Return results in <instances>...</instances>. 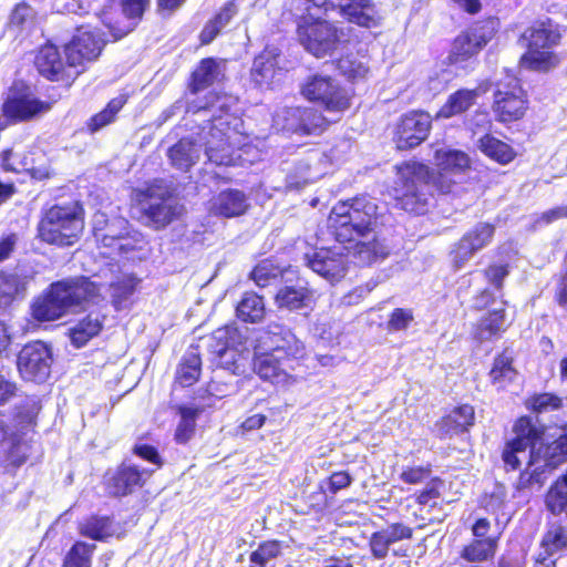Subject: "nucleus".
Segmentation results:
<instances>
[{"instance_id":"393cba45","label":"nucleus","mask_w":567,"mask_h":567,"mask_svg":"<svg viewBox=\"0 0 567 567\" xmlns=\"http://www.w3.org/2000/svg\"><path fill=\"white\" fill-rule=\"evenodd\" d=\"M499 307L487 310L471 329V338L476 343L492 341L507 330V301L502 299Z\"/></svg>"},{"instance_id":"0e129e2a","label":"nucleus","mask_w":567,"mask_h":567,"mask_svg":"<svg viewBox=\"0 0 567 567\" xmlns=\"http://www.w3.org/2000/svg\"><path fill=\"white\" fill-rule=\"evenodd\" d=\"M528 449L529 447L526 445H518L508 441L505 442L502 450V461L507 472L518 471L519 466H522L518 453H523Z\"/></svg>"},{"instance_id":"412c9836","label":"nucleus","mask_w":567,"mask_h":567,"mask_svg":"<svg viewBox=\"0 0 567 567\" xmlns=\"http://www.w3.org/2000/svg\"><path fill=\"white\" fill-rule=\"evenodd\" d=\"M52 107L51 102L42 100L29 94H17L16 85L11 86L10 94L6 97L1 105V113L13 123L30 121L39 114L47 112Z\"/></svg>"},{"instance_id":"f257e3e1","label":"nucleus","mask_w":567,"mask_h":567,"mask_svg":"<svg viewBox=\"0 0 567 567\" xmlns=\"http://www.w3.org/2000/svg\"><path fill=\"white\" fill-rule=\"evenodd\" d=\"M394 179L385 188V196L396 210L410 216H423L435 204V192L447 195L453 192L454 182L422 161L408 159L392 166Z\"/></svg>"},{"instance_id":"13d9d810","label":"nucleus","mask_w":567,"mask_h":567,"mask_svg":"<svg viewBox=\"0 0 567 567\" xmlns=\"http://www.w3.org/2000/svg\"><path fill=\"white\" fill-rule=\"evenodd\" d=\"M24 289L19 274L0 271V305H10Z\"/></svg>"},{"instance_id":"5fc2aeb1","label":"nucleus","mask_w":567,"mask_h":567,"mask_svg":"<svg viewBox=\"0 0 567 567\" xmlns=\"http://www.w3.org/2000/svg\"><path fill=\"white\" fill-rule=\"evenodd\" d=\"M567 503V466L563 475L550 483L544 495V504H548L554 512H560Z\"/></svg>"},{"instance_id":"4d7b16f0","label":"nucleus","mask_w":567,"mask_h":567,"mask_svg":"<svg viewBox=\"0 0 567 567\" xmlns=\"http://www.w3.org/2000/svg\"><path fill=\"white\" fill-rule=\"evenodd\" d=\"M280 275V267L275 264L274 260L266 258L254 266L251 272H249V279H251L256 286L266 288L269 287L271 281L279 278Z\"/></svg>"},{"instance_id":"423d86ee","label":"nucleus","mask_w":567,"mask_h":567,"mask_svg":"<svg viewBox=\"0 0 567 567\" xmlns=\"http://www.w3.org/2000/svg\"><path fill=\"white\" fill-rule=\"evenodd\" d=\"M131 207L136 210L138 223L156 231L167 228L184 214L183 205L167 192L158 193L153 186L133 192Z\"/></svg>"},{"instance_id":"c756f323","label":"nucleus","mask_w":567,"mask_h":567,"mask_svg":"<svg viewBox=\"0 0 567 567\" xmlns=\"http://www.w3.org/2000/svg\"><path fill=\"white\" fill-rule=\"evenodd\" d=\"M220 69L216 58L206 56L195 65L193 72L189 73L186 87L190 94L196 95L213 86L216 82L220 81Z\"/></svg>"},{"instance_id":"49530a36","label":"nucleus","mask_w":567,"mask_h":567,"mask_svg":"<svg viewBox=\"0 0 567 567\" xmlns=\"http://www.w3.org/2000/svg\"><path fill=\"white\" fill-rule=\"evenodd\" d=\"M140 279L135 274H125L112 280L111 303L116 310L121 309L125 302L136 292Z\"/></svg>"},{"instance_id":"f3484780","label":"nucleus","mask_w":567,"mask_h":567,"mask_svg":"<svg viewBox=\"0 0 567 567\" xmlns=\"http://www.w3.org/2000/svg\"><path fill=\"white\" fill-rule=\"evenodd\" d=\"M495 224L481 221L467 229L464 235L455 241L452 251H450V262L455 271L462 269L472 256L481 249L489 246L495 237Z\"/></svg>"},{"instance_id":"72a5a7b5","label":"nucleus","mask_w":567,"mask_h":567,"mask_svg":"<svg viewBox=\"0 0 567 567\" xmlns=\"http://www.w3.org/2000/svg\"><path fill=\"white\" fill-rule=\"evenodd\" d=\"M478 96L480 92L476 89H460L449 95L447 100L440 106L436 117L449 120L460 116L475 104Z\"/></svg>"},{"instance_id":"2eb2a0df","label":"nucleus","mask_w":567,"mask_h":567,"mask_svg":"<svg viewBox=\"0 0 567 567\" xmlns=\"http://www.w3.org/2000/svg\"><path fill=\"white\" fill-rule=\"evenodd\" d=\"M106 40L99 27L91 23H82L74 27L69 41L62 45L64 58L79 63L85 70L95 63L105 50Z\"/></svg>"},{"instance_id":"aec40b11","label":"nucleus","mask_w":567,"mask_h":567,"mask_svg":"<svg viewBox=\"0 0 567 567\" xmlns=\"http://www.w3.org/2000/svg\"><path fill=\"white\" fill-rule=\"evenodd\" d=\"M239 331L238 328L233 324H225L217 328L206 337L207 351L219 360L223 368L229 371L234 375H240L244 373V357L240 353L234 352L231 361H221V359L233 350L235 343L238 342Z\"/></svg>"},{"instance_id":"338daca9","label":"nucleus","mask_w":567,"mask_h":567,"mask_svg":"<svg viewBox=\"0 0 567 567\" xmlns=\"http://www.w3.org/2000/svg\"><path fill=\"white\" fill-rule=\"evenodd\" d=\"M413 321V311L410 308L396 307L391 311L386 329L389 331H401L408 329Z\"/></svg>"},{"instance_id":"9d476101","label":"nucleus","mask_w":567,"mask_h":567,"mask_svg":"<svg viewBox=\"0 0 567 567\" xmlns=\"http://www.w3.org/2000/svg\"><path fill=\"white\" fill-rule=\"evenodd\" d=\"M333 237L342 244L344 255L357 266L370 267L390 256L386 240L378 230L348 233L343 229Z\"/></svg>"},{"instance_id":"4be33fe9","label":"nucleus","mask_w":567,"mask_h":567,"mask_svg":"<svg viewBox=\"0 0 567 567\" xmlns=\"http://www.w3.org/2000/svg\"><path fill=\"white\" fill-rule=\"evenodd\" d=\"M78 533L83 538L105 542L110 538L122 539L126 536L125 526L112 515L91 513L78 523Z\"/></svg>"},{"instance_id":"c9c22d12","label":"nucleus","mask_w":567,"mask_h":567,"mask_svg":"<svg viewBox=\"0 0 567 567\" xmlns=\"http://www.w3.org/2000/svg\"><path fill=\"white\" fill-rule=\"evenodd\" d=\"M517 375L518 371L514 367L512 350L508 348L502 349L494 357V361H492L489 370L491 383L498 388H505L507 384L513 383Z\"/></svg>"},{"instance_id":"bb28decb","label":"nucleus","mask_w":567,"mask_h":567,"mask_svg":"<svg viewBox=\"0 0 567 567\" xmlns=\"http://www.w3.org/2000/svg\"><path fill=\"white\" fill-rule=\"evenodd\" d=\"M248 208L247 195L236 188H227L210 198L212 216L231 219L246 214Z\"/></svg>"},{"instance_id":"0eeeda50","label":"nucleus","mask_w":567,"mask_h":567,"mask_svg":"<svg viewBox=\"0 0 567 567\" xmlns=\"http://www.w3.org/2000/svg\"><path fill=\"white\" fill-rule=\"evenodd\" d=\"M300 95L323 112L342 116L353 104L354 90L327 74H311L300 85Z\"/></svg>"},{"instance_id":"473e14b6","label":"nucleus","mask_w":567,"mask_h":567,"mask_svg":"<svg viewBox=\"0 0 567 567\" xmlns=\"http://www.w3.org/2000/svg\"><path fill=\"white\" fill-rule=\"evenodd\" d=\"M202 374V357L198 344H189L188 349L175 371L174 382L183 388H190L197 383Z\"/></svg>"},{"instance_id":"1a4fd4ad","label":"nucleus","mask_w":567,"mask_h":567,"mask_svg":"<svg viewBox=\"0 0 567 567\" xmlns=\"http://www.w3.org/2000/svg\"><path fill=\"white\" fill-rule=\"evenodd\" d=\"M32 65L45 81L58 83L64 89L73 86L80 74L86 70L79 63L72 62L69 56H64L58 44L49 40L35 50Z\"/></svg>"},{"instance_id":"ddd939ff","label":"nucleus","mask_w":567,"mask_h":567,"mask_svg":"<svg viewBox=\"0 0 567 567\" xmlns=\"http://www.w3.org/2000/svg\"><path fill=\"white\" fill-rule=\"evenodd\" d=\"M153 475V470L133 462L122 461L102 474V488L107 497L122 499L143 491Z\"/></svg>"},{"instance_id":"69168bd1","label":"nucleus","mask_w":567,"mask_h":567,"mask_svg":"<svg viewBox=\"0 0 567 567\" xmlns=\"http://www.w3.org/2000/svg\"><path fill=\"white\" fill-rule=\"evenodd\" d=\"M431 465H408L402 468L400 480L403 484L417 485L429 478Z\"/></svg>"},{"instance_id":"a878e982","label":"nucleus","mask_w":567,"mask_h":567,"mask_svg":"<svg viewBox=\"0 0 567 567\" xmlns=\"http://www.w3.org/2000/svg\"><path fill=\"white\" fill-rule=\"evenodd\" d=\"M338 12L348 23L359 28H378L382 16L372 0H342L338 4Z\"/></svg>"},{"instance_id":"774afa93","label":"nucleus","mask_w":567,"mask_h":567,"mask_svg":"<svg viewBox=\"0 0 567 567\" xmlns=\"http://www.w3.org/2000/svg\"><path fill=\"white\" fill-rule=\"evenodd\" d=\"M509 274V266L507 264L496 265L492 264L484 270V277L486 281L491 282L496 290H502L504 286V279Z\"/></svg>"},{"instance_id":"052dcab7","label":"nucleus","mask_w":567,"mask_h":567,"mask_svg":"<svg viewBox=\"0 0 567 567\" xmlns=\"http://www.w3.org/2000/svg\"><path fill=\"white\" fill-rule=\"evenodd\" d=\"M444 487V481L440 476H433L429 480L425 488L413 494V499L419 506H426L430 501H436L441 497V489Z\"/></svg>"},{"instance_id":"39448f33","label":"nucleus","mask_w":567,"mask_h":567,"mask_svg":"<svg viewBox=\"0 0 567 567\" xmlns=\"http://www.w3.org/2000/svg\"><path fill=\"white\" fill-rule=\"evenodd\" d=\"M85 210L83 203H55L41 210L37 223V239L58 248H69L83 237Z\"/></svg>"},{"instance_id":"4468645a","label":"nucleus","mask_w":567,"mask_h":567,"mask_svg":"<svg viewBox=\"0 0 567 567\" xmlns=\"http://www.w3.org/2000/svg\"><path fill=\"white\" fill-rule=\"evenodd\" d=\"M332 234L348 230L374 231L377 229V206L364 197H354L339 203L331 212Z\"/></svg>"},{"instance_id":"e2e57ef3","label":"nucleus","mask_w":567,"mask_h":567,"mask_svg":"<svg viewBox=\"0 0 567 567\" xmlns=\"http://www.w3.org/2000/svg\"><path fill=\"white\" fill-rule=\"evenodd\" d=\"M333 495H330L322 485H318L317 489L307 495L308 512L322 513L331 507Z\"/></svg>"},{"instance_id":"09e8293b","label":"nucleus","mask_w":567,"mask_h":567,"mask_svg":"<svg viewBox=\"0 0 567 567\" xmlns=\"http://www.w3.org/2000/svg\"><path fill=\"white\" fill-rule=\"evenodd\" d=\"M524 406L535 415L555 412L564 408V398L554 392L533 393L524 400Z\"/></svg>"},{"instance_id":"7c9ffc66","label":"nucleus","mask_w":567,"mask_h":567,"mask_svg":"<svg viewBox=\"0 0 567 567\" xmlns=\"http://www.w3.org/2000/svg\"><path fill=\"white\" fill-rule=\"evenodd\" d=\"M105 316L94 311H90L84 317L78 320L73 327L69 328V340L75 349L83 348L89 342L99 337L103 329Z\"/></svg>"},{"instance_id":"864d4df0","label":"nucleus","mask_w":567,"mask_h":567,"mask_svg":"<svg viewBox=\"0 0 567 567\" xmlns=\"http://www.w3.org/2000/svg\"><path fill=\"white\" fill-rule=\"evenodd\" d=\"M96 549L95 544L84 540L73 543L64 554L62 567H91L92 555Z\"/></svg>"},{"instance_id":"de8ad7c7","label":"nucleus","mask_w":567,"mask_h":567,"mask_svg":"<svg viewBox=\"0 0 567 567\" xmlns=\"http://www.w3.org/2000/svg\"><path fill=\"white\" fill-rule=\"evenodd\" d=\"M308 267H310L312 271L331 281L342 278L344 274L342 262L329 256V252H315L310 260H308Z\"/></svg>"},{"instance_id":"dca6fc26","label":"nucleus","mask_w":567,"mask_h":567,"mask_svg":"<svg viewBox=\"0 0 567 567\" xmlns=\"http://www.w3.org/2000/svg\"><path fill=\"white\" fill-rule=\"evenodd\" d=\"M430 128L431 121L426 112L410 111L401 115L392 128V143L400 152L416 148L427 140Z\"/></svg>"},{"instance_id":"f03ea898","label":"nucleus","mask_w":567,"mask_h":567,"mask_svg":"<svg viewBox=\"0 0 567 567\" xmlns=\"http://www.w3.org/2000/svg\"><path fill=\"white\" fill-rule=\"evenodd\" d=\"M306 358V346L293 332L284 329L267 332L255 349L252 371L264 381L289 385L297 381L291 372L301 367Z\"/></svg>"},{"instance_id":"37998d69","label":"nucleus","mask_w":567,"mask_h":567,"mask_svg":"<svg viewBox=\"0 0 567 567\" xmlns=\"http://www.w3.org/2000/svg\"><path fill=\"white\" fill-rule=\"evenodd\" d=\"M498 542L494 539H471L460 551V558L470 564H481L495 559Z\"/></svg>"},{"instance_id":"f704fd0d","label":"nucleus","mask_w":567,"mask_h":567,"mask_svg":"<svg viewBox=\"0 0 567 567\" xmlns=\"http://www.w3.org/2000/svg\"><path fill=\"white\" fill-rule=\"evenodd\" d=\"M237 16V6L234 0L227 1L223 4L219 12L212 16L205 22L199 32V44L207 45L212 43L220 34L221 30Z\"/></svg>"},{"instance_id":"f8f14e48","label":"nucleus","mask_w":567,"mask_h":567,"mask_svg":"<svg viewBox=\"0 0 567 567\" xmlns=\"http://www.w3.org/2000/svg\"><path fill=\"white\" fill-rule=\"evenodd\" d=\"M498 21L496 18H486L475 22L470 31H462L455 35L450 44L447 65H462L475 59L488 42L497 34Z\"/></svg>"},{"instance_id":"2f4dec72","label":"nucleus","mask_w":567,"mask_h":567,"mask_svg":"<svg viewBox=\"0 0 567 567\" xmlns=\"http://www.w3.org/2000/svg\"><path fill=\"white\" fill-rule=\"evenodd\" d=\"M476 147L486 158L501 166H507L517 158V152L511 143L493 136L489 132L481 135Z\"/></svg>"},{"instance_id":"a211bd4d","label":"nucleus","mask_w":567,"mask_h":567,"mask_svg":"<svg viewBox=\"0 0 567 567\" xmlns=\"http://www.w3.org/2000/svg\"><path fill=\"white\" fill-rule=\"evenodd\" d=\"M315 106H288L284 110V130L299 136H320L332 122Z\"/></svg>"},{"instance_id":"c03bdc74","label":"nucleus","mask_w":567,"mask_h":567,"mask_svg":"<svg viewBox=\"0 0 567 567\" xmlns=\"http://www.w3.org/2000/svg\"><path fill=\"white\" fill-rule=\"evenodd\" d=\"M126 103V94L112 97L109 102H106L105 107H103L101 112L91 115V117L87 120V123H85V128H87L89 133L93 134L104 126L114 123L117 113L121 112L122 107H124Z\"/></svg>"},{"instance_id":"e433bc0d","label":"nucleus","mask_w":567,"mask_h":567,"mask_svg":"<svg viewBox=\"0 0 567 567\" xmlns=\"http://www.w3.org/2000/svg\"><path fill=\"white\" fill-rule=\"evenodd\" d=\"M537 454L538 461L543 460V465L549 470H554L567 461V432L556 436V439L540 445L539 449L535 447L529 450V454Z\"/></svg>"},{"instance_id":"5701e85b","label":"nucleus","mask_w":567,"mask_h":567,"mask_svg":"<svg viewBox=\"0 0 567 567\" xmlns=\"http://www.w3.org/2000/svg\"><path fill=\"white\" fill-rule=\"evenodd\" d=\"M413 528L403 522H395L386 525L385 528L371 533L368 546L371 557L382 560L390 555L391 546L398 542L411 540Z\"/></svg>"},{"instance_id":"4c0bfd02","label":"nucleus","mask_w":567,"mask_h":567,"mask_svg":"<svg viewBox=\"0 0 567 567\" xmlns=\"http://www.w3.org/2000/svg\"><path fill=\"white\" fill-rule=\"evenodd\" d=\"M512 432L514 436L507 440V442L528 446L530 450L544 437L545 430L543 426L534 424L530 416L523 415L514 420Z\"/></svg>"},{"instance_id":"6ab92c4d","label":"nucleus","mask_w":567,"mask_h":567,"mask_svg":"<svg viewBox=\"0 0 567 567\" xmlns=\"http://www.w3.org/2000/svg\"><path fill=\"white\" fill-rule=\"evenodd\" d=\"M52 363V352L43 341H31L17 353V370L22 380L43 382L47 380Z\"/></svg>"},{"instance_id":"603ef678","label":"nucleus","mask_w":567,"mask_h":567,"mask_svg":"<svg viewBox=\"0 0 567 567\" xmlns=\"http://www.w3.org/2000/svg\"><path fill=\"white\" fill-rule=\"evenodd\" d=\"M38 22V10L28 1L16 3L9 16L10 27L19 31L31 30L37 27Z\"/></svg>"},{"instance_id":"ea45409f","label":"nucleus","mask_w":567,"mask_h":567,"mask_svg":"<svg viewBox=\"0 0 567 567\" xmlns=\"http://www.w3.org/2000/svg\"><path fill=\"white\" fill-rule=\"evenodd\" d=\"M274 300L278 308L299 310L312 300V290L307 286H284L276 292Z\"/></svg>"},{"instance_id":"58836bf2","label":"nucleus","mask_w":567,"mask_h":567,"mask_svg":"<svg viewBox=\"0 0 567 567\" xmlns=\"http://www.w3.org/2000/svg\"><path fill=\"white\" fill-rule=\"evenodd\" d=\"M548 468L547 465H538V454H529L526 468L520 471L516 483H514V489L522 493L530 491L533 488H540L545 482V471Z\"/></svg>"},{"instance_id":"6e6d98bb","label":"nucleus","mask_w":567,"mask_h":567,"mask_svg":"<svg viewBox=\"0 0 567 567\" xmlns=\"http://www.w3.org/2000/svg\"><path fill=\"white\" fill-rule=\"evenodd\" d=\"M282 545L278 539L262 540L258 548L249 554L251 567H266V564L281 555Z\"/></svg>"},{"instance_id":"79ce46f5","label":"nucleus","mask_w":567,"mask_h":567,"mask_svg":"<svg viewBox=\"0 0 567 567\" xmlns=\"http://www.w3.org/2000/svg\"><path fill=\"white\" fill-rule=\"evenodd\" d=\"M539 548L543 554L554 555L567 548V524L561 520L549 522L540 537Z\"/></svg>"},{"instance_id":"b1692460","label":"nucleus","mask_w":567,"mask_h":567,"mask_svg":"<svg viewBox=\"0 0 567 567\" xmlns=\"http://www.w3.org/2000/svg\"><path fill=\"white\" fill-rule=\"evenodd\" d=\"M95 18L104 25L114 41H121L132 33L136 22L127 17L116 0H104L95 11Z\"/></svg>"},{"instance_id":"7ed1b4c3","label":"nucleus","mask_w":567,"mask_h":567,"mask_svg":"<svg viewBox=\"0 0 567 567\" xmlns=\"http://www.w3.org/2000/svg\"><path fill=\"white\" fill-rule=\"evenodd\" d=\"M100 284L85 276H75L53 281L31 303V317L40 323L52 322L73 308L99 299Z\"/></svg>"},{"instance_id":"680f3d73","label":"nucleus","mask_w":567,"mask_h":567,"mask_svg":"<svg viewBox=\"0 0 567 567\" xmlns=\"http://www.w3.org/2000/svg\"><path fill=\"white\" fill-rule=\"evenodd\" d=\"M436 158L440 161L439 166L442 169L462 171L467 167L466 154L457 150H450L443 153L437 151Z\"/></svg>"},{"instance_id":"6e6552de","label":"nucleus","mask_w":567,"mask_h":567,"mask_svg":"<svg viewBox=\"0 0 567 567\" xmlns=\"http://www.w3.org/2000/svg\"><path fill=\"white\" fill-rule=\"evenodd\" d=\"M491 109L498 124L507 125L523 121L529 110V99L522 79L508 73L497 81L492 94Z\"/></svg>"},{"instance_id":"cd10ccee","label":"nucleus","mask_w":567,"mask_h":567,"mask_svg":"<svg viewBox=\"0 0 567 567\" xmlns=\"http://www.w3.org/2000/svg\"><path fill=\"white\" fill-rule=\"evenodd\" d=\"M475 424V408L470 403H461L452 412L444 414L436 421L440 437L460 434L470 431Z\"/></svg>"},{"instance_id":"bf43d9fd","label":"nucleus","mask_w":567,"mask_h":567,"mask_svg":"<svg viewBox=\"0 0 567 567\" xmlns=\"http://www.w3.org/2000/svg\"><path fill=\"white\" fill-rule=\"evenodd\" d=\"M352 483L353 477L350 475L349 471L339 470L332 472L327 480L321 481L318 485H322V488H326L327 493L334 496L339 492L349 488Z\"/></svg>"},{"instance_id":"20e7f679","label":"nucleus","mask_w":567,"mask_h":567,"mask_svg":"<svg viewBox=\"0 0 567 567\" xmlns=\"http://www.w3.org/2000/svg\"><path fill=\"white\" fill-rule=\"evenodd\" d=\"M524 53L518 58V68L538 74H549L559 69L564 54L556 52L564 40V31L551 18L540 19L523 31Z\"/></svg>"},{"instance_id":"9b49d317","label":"nucleus","mask_w":567,"mask_h":567,"mask_svg":"<svg viewBox=\"0 0 567 567\" xmlns=\"http://www.w3.org/2000/svg\"><path fill=\"white\" fill-rule=\"evenodd\" d=\"M296 34L307 52L323 58L338 49L342 31L327 19L301 16L297 22Z\"/></svg>"},{"instance_id":"a19ab883","label":"nucleus","mask_w":567,"mask_h":567,"mask_svg":"<svg viewBox=\"0 0 567 567\" xmlns=\"http://www.w3.org/2000/svg\"><path fill=\"white\" fill-rule=\"evenodd\" d=\"M266 309L261 295L248 290L244 292L236 307V317L246 323H258L265 318Z\"/></svg>"},{"instance_id":"c85d7f7f","label":"nucleus","mask_w":567,"mask_h":567,"mask_svg":"<svg viewBox=\"0 0 567 567\" xmlns=\"http://www.w3.org/2000/svg\"><path fill=\"white\" fill-rule=\"evenodd\" d=\"M279 70L277 54L270 49H265L254 58L251 70H249V79H251L255 87L269 89Z\"/></svg>"},{"instance_id":"8fccbe9b","label":"nucleus","mask_w":567,"mask_h":567,"mask_svg":"<svg viewBox=\"0 0 567 567\" xmlns=\"http://www.w3.org/2000/svg\"><path fill=\"white\" fill-rule=\"evenodd\" d=\"M167 156L171 166L175 169L188 172L196 163L194 143L190 140L181 138L168 148Z\"/></svg>"},{"instance_id":"a18cd8bd","label":"nucleus","mask_w":567,"mask_h":567,"mask_svg":"<svg viewBox=\"0 0 567 567\" xmlns=\"http://www.w3.org/2000/svg\"><path fill=\"white\" fill-rule=\"evenodd\" d=\"M179 414V422L174 432V441L178 444H186L194 437L196 430V420L202 413L199 408H190L185 404H181L177 408Z\"/></svg>"},{"instance_id":"3c124183","label":"nucleus","mask_w":567,"mask_h":567,"mask_svg":"<svg viewBox=\"0 0 567 567\" xmlns=\"http://www.w3.org/2000/svg\"><path fill=\"white\" fill-rule=\"evenodd\" d=\"M337 69L346 80L352 83L365 80L370 73V69L365 62L358 59V56L352 53L339 56L337 60Z\"/></svg>"}]
</instances>
